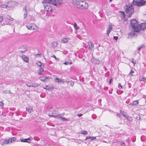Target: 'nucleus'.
I'll list each match as a JSON object with an SVG mask.
<instances>
[{
	"mask_svg": "<svg viewBox=\"0 0 146 146\" xmlns=\"http://www.w3.org/2000/svg\"><path fill=\"white\" fill-rule=\"evenodd\" d=\"M124 9L127 17L129 18L130 17L134 12V6L131 5H126L124 7Z\"/></svg>",
	"mask_w": 146,
	"mask_h": 146,
	"instance_id": "nucleus-1",
	"label": "nucleus"
},
{
	"mask_svg": "<svg viewBox=\"0 0 146 146\" xmlns=\"http://www.w3.org/2000/svg\"><path fill=\"white\" fill-rule=\"evenodd\" d=\"M145 3L144 0H133V5L137 7L143 6Z\"/></svg>",
	"mask_w": 146,
	"mask_h": 146,
	"instance_id": "nucleus-2",
	"label": "nucleus"
},
{
	"mask_svg": "<svg viewBox=\"0 0 146 146\" xmlns=\"http://www.w3.org/2000/svg\"><path fill=\"white\" fill-rule=\"evenodd\" d=\"M146 28V23H141L140 25L138 24L137 28L135 30V31L138 32L141 31V30H143Z\"/></svg>",
	"mask_w": 146,
	"mask_h": 146,
	"instance_id": "nucleus-3",
	"label": "nucleus"
},
{
	"mask_svg": "<svg viewBox=\"0 0 146 146\" xmlns=\"http://www.w3.org/2000/svg\"><path fill=\"white\" fill-rule=\"evenodd\" d=\"M72 3L77 8H78V6H81L83 3L84 1L82 0H72Z\"/></svg>",
	"mask_w": 146,
	"mask_h": 146,
	"instance_id": "nucleus-4",
	"label": "nucleus"
},
{
	"mask_svg": "<svg viewBox=\"0 0 146 146\" xmlns=\"http://www.w3.org/2000/svg\"><path fill=\"white\" fill-rule=\"evenodd\" d=\"M138 22L135 19H132L131 21V24L132 27L135 31V30L137 28L138 24Z\"/></svg>",
	"mask_w": 146,
	"mask_h": 146,
	"instance_id": "nucleus-5",
	"label": "nucleus"
},
{
	"mask_svg": "<svg viewBox=\"0 0 146 146\" xmlns=\"http://www.w3.org/2000/svg\"><path fill=\"white\" fill-rule=\"evenodd\" d=\"M51 116L54 117L55 118H59L61 119L63 121H67L68 119L65 117H63L62 115L61 114L52 115H51Z\"/></svg>",
	"mask_w": 146,
	"mask_h": 146,
	"instance_id": "nucleus-6",
	"label": "nucleus"
},
{
	"mask_svg": "<svg viewBox=\"0 0 146 146\" xmlns=\"http://www.w3.org/2000/svg\"><path fill=\"white\" fill-rule=\"evenodd\" d=\"M88 4L84 1L83 3L80 6H78V8L81 9H86L88 8Z\"/></svg>",
	"mask_w": 146,
	"mask_h": 146,
	"instance_id": "nucleus-7",
	"label": "nucleus"
},
{
	"mask_svg": "<svg viewBox=\"0 0 146 146\" xmlns=\"http://www.w3.org/2000/svg\"><path fill=\"white\" fill-rule=\"evenodd\" d=\"M52 4L57 7H59L62 2L61 0H52Z\"/></svg>",
	"mask_w": 146,
	"mask_h": 146,
	"instance_id": "nucleus-8",
	"label": "nucleus"
},
{
	"mask_svg": "<svg viewBox=\"0 0 146 146\" xmlns=\"http://www.w3.org/2000/svg\"><path fill=\"white\" fill-rule=\"evenodd\" d=\"M28 29L36 30L37 29V27L35 26L34 24H31L27 26Z\"/></svg>",
	"mask_w": 146,
	"mask_h": 146,
	"instance_id": "nucleus-9",
	"label": "nucleus"
},
{
	"mask_svg": "<svg viewBox=\"0 0 146 146\" xmlns=\"http://www.w3.org/2000/svg\"><path fill=\"white\" fill-rule=\"evenodd\" d=\"M44 9L47 12H51L52 11V8L49 5H44Z\"/></svg>",
	"mask_w": 146,
	"mask_h": 146,
	"instance_id": "nucleus-10",
	"label": "nucleus"
},
{
	"mask_svg": "<svg viewBox=\"0 0 146 146\" xmlns=\"http://www.w3.org/2000/svg\"><path fill=\"white\" fill-rule=\"evenodd\" d=\"M19 51L22 52H24L27 50V48L25 46L23 45L21 46L19 48Z\"/></svg>",
	"mask_w": 146,
	"mask_h": 146,
	"instance_id": "nucleus-11",
	"label": "nucleus"
},
{
	"mask_svg": "<svg viewBox=\"0 0 146 146\" xmlns=\"http://www.w3.org/2000/svg\"><path fill=\"white\" fill-rule=\"evenodd\" d=\"M9 143V140L6 139L3 141L0 142V144L2 146H3L5 145L8 144Z\"/></svg>",
	"mask_w": 146,
	"mask_h": 146,
	"instance_id": "nucleus-12",
	"label": "nucleus"
},
{
	"mask_svg": "<svg viewBox=\"0 0 146 146\" xmlns=\"http://www.w3.org/2000/svg\"><path fill=\"white\" fill-rule=\"evenodd\" d=\"M112 29V26L111 25H109L107 29L106 33L108 35V36L109 34L111 32Z\"/></svg>",
	"mask_w": 146,
	"mask_h": 146,
	"instance_id": "nucleus-13",
	"label": "nucleus"
},
{
	"mask_svg": "<svg viewBox=\"0 0 146 146\" xmlns=\"http://www.w3.org/2000/svg\"><path fill=\"white\" fill-rule=\"evenodd\" d=\"M32 139H33V138L31 137H29L28 139H21V142H25L27 143H30V141H31Z\"/></svg>",
	"mask_w": 146,
	"mask_h": 146,
	"instance_id": "nucleus-14",
	"label": "nucleus"
},
{
	"mask_svg": "<svg viewBox=\"0 0 146 146\" xmlns=\"http://www.w3.org/2000/svg\"><path fill=\"white\" fill-rule=\"evenodd\" d=\"M21 58L26 62L28 63L29 62V58L27 56L25 55H22L21 56Z\"/></svg>",
	"mask_w": 146,
	"mask_h": 146,
	"instance_id": "nucleus-15",
	"label": "nucleus"
},
{
	"mask_svg": "<svg viewBox=\"0 0 146 146\" xmlns=\"http://www.w3.org/2000/svg\"><path fill=\"white\" fill-rule=\"evenodd\" d=\"M92 62L95 64H98L100 63V61L97 59L95 58H93L92 60Z\"/></svg>",
	"mask_w": 146,
	"mask_h": 146,
	"instance_id": "nucleus-16",
	"label": "nucleus"
},
{
	"mask_svg": "<svg viewBox=\"0 0 146 146\" xmlns=\"http://www.w3.org/2000/svg\"><path fill=\"white\" fill-rule=\"evenodd\" d=\"M44 69L42 67H40L38 70V73L39 74L42 75L43 74Z\"/></svg>",
	"mask_w": 146,
	"mask_h": 146,
	"instance_id": "nucleus-17",
	"label": "nucleus"
},
{
	"mask_svg": "<svg viewBox=\"0 0 146 146\" xmlns=\"http://www.w3.org/2000/svg\"><path fill=\"white\" fill-rule=\"evenodd\" d=\"M136 35V34L134 32H132L131 33H129L128 35V38L132 37L134 36H135Z\"/></svg>",
	"mask_w": 146,
	"mask_h": 146,
	"instance_id": "nucleus-18",
	"label": "nucleus"
},
{
	"mask_svg": "<svg viewBox=\"0 0 146 146\" xmlns=\"http://www.w3.org/2000/svg\"><path fill=\"white\" fill-rule=\"evenodd\" d=\"M23 10L25 13H28L30 11V9L28 7L25 6L23 9Z\"/></svg>",
	"mask_w": 146,
	"mask_h": 146,
	"instance_id": "nucleus-19",
	"label": "nucleus"
},
{
	"mask_svg": "<svg viewBox=\"0 0 146 146\" xmlns=\"http://www.w3.org/2000/svg\"><path fill=\"white\" fill-rule=\"evenodd\" d=\"M139 103V101L138 100L134 101L132 103L129 104V105H133V106H137Z\"/></svg>",
	"mask_w": 146,
	"mask_h": 146,
	"instance_id": "nucleus-20",
	"label": "nucleus"
},
{
	"mask_svg": "<svg viewBox=\"0 0 146 146\" xmlns=\"http://www.w3.org/2000/svg\"><path fill=\"white\" fill-rule=\"evenodd\" d=\"M121 14V17L122 19H123L124 20L126 21L127 19L125 18V14L124 12L123 11L120 12Z\"/></svg>",
	"mask_w": 146,
	"mask_h": 146,
	"instance_id": "nucleus-21",
	"label": "nucleus"
},
{
	"mask_svg": "<svg viewBox=\"0 0 146 146\" xmlns=\"http://www.w3.org/2000/svg\"><path fill=\"white\" fill-rule=\"evenodd\" d=\"M8 139L9 140V143H12L14 142L16 140V138L15 137H11L9 138Z\"/></svg>",
	"mask_w": 146,
	"mask_h": 146,
	"instance_id": "nucleus-22",
	"label": "nucleus"
},
{
	"mask_svg": "<svg viewBox=\"0 0 146 146\" xmlns=\"http://www.w3.org/2000/svg\"><path fill=\"white\" fill-rule=\"evenodd\" d=\"M53 78L55 80V81H56V82L58 83L60 82L61 79L56 78V76H53Z\"/></svg>",
	"mask_w": 146,
	"mask_h": 146,
	"instance_id": "nucleus-23",
	"label": "nucleus"
},
{
	"mask_svg": "<svg viewBox=\"0 0 146 146\" xmlns=\"http://www.w3.org/2000/svg\"><path fill=\"white\" fill-rule=\"evenodd\" d=\"M93 45L92 44V42H90V44H88V48L89 50H92L93 48Z\"/></svg>",
	"mask_w": 146,
	"mask_h": 146,
	"instance_id": "nucleus-24",
	"label": "nucleus"
},
{
	"mask_svg": "<svg viewBox=\"0 0 146 146\" xmlns=\"http://www.w3.org/2000/svg\"><path fill=\"white\" fill-rule=\"evenodd\" d=\"M52 0H43V3H49L52 4Z\"/></svg>",
	"mask_w": 146,
	"mask_h": 146,
	"instance_id": "nucleus-25",
	"label": "nucleus"
},
{
	"mask_svg": "<svg viewBox=\"0 0 146 146\" xmlns=\"http://www.w3.org/2000/svg\"><path fill=\"white\" fill-rule=\"evenodd\" d=\"M126 118L128 121L130 122H131L133 120L132 117H129L128 115L126 117Z\"/></svg>",
	"mask_w": 146,
	"mask_h": 146,
	"instance_id": "nucleus-26",
	"label": "nucleus"
},
{
	"mask_svg": "<svg viewBox=\"0 0 146 146\" xmlns=\"http://www.w3.org/2000/svg\"><path fill=\"white\" fill-rule=\"evenodd\" d=\"M3 93L4 94L8 93L9 94H12V93L10 92V90H5L3 91Z\"/></svg>",
	"mask_w": 146,
	"mask_h": 146,
	"instance_id": "nucleus-27",
	"label": "nucleus"
},
{
	"mask_svg": "<svg viewBox=\"0 0 146 146\" xmlns=\"http://www.w3.org/2000/svg\"><path fill=\"white\" fill-rule=\"evenodd\" d=\"M26 110L29 113H31L33 111L32 109H30L28 107L26 108Z\"/></svg>",
	"mask_w": 146,
	"mask_h": 146,
	"instance_id": "nucleus-28",
	"label": "nucleus"
},
{
	"mask_svg": "<svg viewBox=\"0 0 146 146\" xmlns=\"http://www.w3.org/2000/svg\"><path fill=\"white\" fill-rule=\"evenodd\" d=\"M118 143L120 144L119 146H125L126 145L125 143L122 141H119Z\"/></svg>",
	"mask_w": 146,
	"mask_h": 146,
	"instance_id": "nucleus-29",
	"label": "nucleus"
},
{
	"mask_svg": "<svg viewBox=\"0 0 146 146\" xmlns=\"http://www.w3.org/2000/svg\"><path fill=\"white\" fill-rule=\"evenodd\" d=\"M74 82L72 81H69L68 82V84L69 85L71 86H73L74 85Z\"/></svg>",
	"mask_w": 146,
	"mask_h": 146,
	"instance_id": "nucleus-30",
	"label": "nucleus"
},
{
	"mask_svg": "<svg viewBox=\"0 0 146 146\" xmlns=\"http://www.w3.org/2000/svg\"><path fill=\"white\" fill-rule=\"evenodd\" d=\"M120 111V113L123 115V116L125 117L127 116L126 113L124 111H121V110Z\"/></svg>",
	"mask_w": 146,
	"mask_h": 146,
	"instance_id": "nucleus-31",
	"label": "nucleus"
},
{
	"mask_svg": "<svg viewBox=\"0 0 146 146\" xmlns=\"http://www.w3.org/2000/svg\"><path fill=\"white\" fill-rule=\"evenodd\" d=\"M146 80L145 77H140L139 78V81H144L145 80Z\"/></svg>",
	"mask_w": 146,
	"mask_h": 146,
	"instance_id": "nucleus-32",
	"label": "nucleus"
},
{
	"mask_svg": "<svg viewBox=\"0 0 146 146\" xmlns=\"http://www.w3.org/2000/svg\"><path fill=\"white\" fill-rule=\"evenodd\" d=\"M38 86V84L37 83H32L31 86V87H36Z\"/></svg>",
	"mask_w": 146,
	"mask_h": 146,
	"instance_id": "nucleus-33",
	"label": "nucleus"
},
{
	"mask_svg": "<svg viewBox=\"0 0 146 146\" xmlns=\"http://www.w3.org/2000/svg\"><path fill=\"white\" fill-rule=\"evenodd\" d=\"M4 103L3 101L0 102V108H3Z\"/></svg>",
	"mask_w": 146,
	"mask_h": 146,
	"instance_id": "nucleus-34",
	"label": "nucleus"
},
{
	"mask_svg": "<svg viewBox=\"0 0 146 146\" xmlns=\"http://www.w3.org/2000/svg\"><path fill=\"white\" fill-rule=\"evenodd\" d=\"M58 44L56 42H53L52 43V45L54 47L56 46Z\"/></svg>",
	"mask_w": 146,
	"mask_h": 146,
	"instance_id": "nucleus-35",
	"label": "nucleus"
},
{
	"mask_svg": "<svg viewBox=\"0 0 146 146\" xmlns=\"http://www.w3.org/2000/svg\"><path fill=\"white\" fill-rule=\"evenodd\" d=\"M70 61V62H64L63 63V64L65 65H68L69 64V65H70L72 64V62L71 60Z\"/></svg>",
	"mask_w": 146,
	"mask_h": 146,
	"instance_id": "nucleus-36",
	"label": "nucleus"
},
{
	"mask_svg": "<svg viewBox=\"0 0 146 146\" xmlns=\"http://www.w3.org/2000/svg\"><path fill=\"white\" fill-rule=\"evenodd\" d=\"M80 133L81 134H83L84 135H86L87 134V132L86 131L84 130H82L80 132Z\"/></svg>",
	"mask_w": 146,
	"mask_h": 146,
	"instance_id": "nucleus-37",
	"label": "nucleus"
},
{
	"mask_svg": "<svg viewBox=\"0 0 146 146\" xmlns=\"http://www.w3.org/2000/svg\"><path fill=\"white\" fill-rule=\"evenodd\" d=\"M49 78V77H45L44 78H41L40 79V80L42 81H45L47 78Z\"/></svg>",
	"mask_w": 146,
	"mask_h": 146,
	"instance_id": "nucleus-38",
	"label": "nucleus"
},
{
	"mask_svg": "<svg viewBox=\"0 0 146 146\" xmlns=\"http://www.w3.org/2000/svg\"><path fill=\"white\" fill-rule=\"evenodd\" d=\"M74 27L76 30H78L79 29V27H78L76 24L75 23L74 25Z\"/></svg>",
	"mask_w": 146,
	"mask_h": 146,
	"instance_id": "nucleus-39",
	"label": "nucleus"
},
{
	"mask_svg": "<svg viewBox=\"0 0 146 146\" xmlns=\"http://www.w3.org/2000/svg\"><path fill=\"white\" fill-rule=\"evenodd\" d=\"M36 64L38 66L40 67H41L42 65V63L40 61H39L37 62Z\"/></svg>",
	"mask_w": 146,
	"mask_h": 146,
	"instance_id": "nucleus-40",
	"label": "nucleus"
},
{
	"mask_svg": "<svg viewBox=\"0 0 146 146\" xmlns=\"http://www.w3.org/2000/svg\"><path fill=\"white\" fill-rule=\"evenodd\" d=\"M43 88L48 90H49L50 89V88L49 87H48V86H44L43 87Z\"/></svg>",
	"mask_w": 146,
	"mask_h": 146,
	"instance_id": "nucleus-41",
	"label": "nucleus"
},
{
	"mask_svg": "<svg viewBox=\"0 0 146 146\" xmlns=\"http://www.w3.org/2000/svg\"><path fill=\"white\" fill-rule=\"evenodd\" d=\"M31 84L32 83H26L25 85L28 87H31Z\"/></svg>",
	"mask_w": 146,
	"mask_h": 146,
	"instance_id": "nucleus-42",
	"label": "nucleus"
},
{
	"mask_svg": "<svg viewBox=\"0 0 146 146\" xmlns=\"http://www.w3.org/2000/svg\"><path fill=\"white\" fill-rule=\"evenodd\" d=\"M68 41V40L66 38H64L62 40V42L64 43Z\"/></svg>",
	"mask_w": 146,
	"mask_h": 146,
	"instance_id": "nucleus-43",
	"label": "nucleus"
},
{
	"mask_svg": "<svg viewBox=\"0 0 146 146\" xmlns=\"http://www.w3.org/2000/svg\"><path fill=\"white\" fill-rule=\"evenodd\" d=\"M143 46L144 45L143 44H142L137 48V50H140Z\"/></svg>",
	"mask_w": 146,
	"mask_h": 146,
	"instance_id": "nucleus-44",
	"label": "nucleus"
},
{
	"mask_svg": "<svg viewBox=\"0 0 146 146\" xmlns=\"http://www.w3.org/2000/svg\"><path fill=\"white\" fill-rule=\"evenodd\" d=\"M134 73V72L133 70H131L130 73H129V75L130 76H133V74Z\"/></svg>",
	"mask_w": 146,
	"mask_h": 146,
	"instance_id": "nucleus-45",
	"label": "nucleus"
},
{
	"mask_svg": "<svg viewBox=\"0 0 146 146\" xmlns=\"http://www.w3.org/2000/svg\"><path fill=\"white\" fill-rule=\"evenodd\" d=\"M7 6L6 5H2L0 6V7H1L3 8H6Z\"/></svg>",
	"mask_w": 146,
	"mask_h": 146,
	"instance_id": "nucleus-46",
	"label": "nucleus"
},
{
	"mask_svg": "<svg viewBox=\"0 0 146 146\" xmlns=\"http://www.w3.org/2000/svg\"><path fill=\"white\" fill-rule=\"evenodd\" d=\"M131 62L135 65L136 63V62L135 60H134L133 59L131 61Z\"/></svg>",
	"mask_w": 146,
	"mask_h": 146,
	"instance_id": "nucleus-47",
	"label": "nucleus"
},
{
	"mask_svg": "<svg viewBox=\"0 0 146 146\" xmlns=\"http://www.w3.org/2000/svg\"><path fill=\"white\" fill-rule=\"evenodd\" d=\"M96 137H91V138H90V139H91V140H94L96 139Z\"/></svg>",
	"mask_w": 146,
	"mask_h": 146,
	"instance_id": "nucleus-48",
	"label": "nucleus"
},
{
	"mask_svg": "<svg viewBox=\"0 0 146 146\" xmlns=\"http://www.w3.org/2000/svg\"><path fill=\"white\" fill-rule=\"evenodd\" d=\"M27 13H26V14H24V19L26 18L27 17Z\"/></svg>",
	"mask_w": 146,
	"mask_h": 146,
	"instance_id": "nucleus-49",
	"label": "nucleus"
},
{
	"mask_svg": "<svg viewBox=\"0 0 146 146\" xmlns=\"http://www.w3.org/2000/svg\"><path fill=\"white\" fill-rule=\"evenodd\" d=\"M60 82H62V83L64 84L65 83V81L64 80L62 79H60Z\"/></svg>",
	"mask_w": 146,
	"mask_h": 146,
	"instance_id": "nucleus-50",
	"label": "nucleus"
},
{
	"mask_svg": "<svg viewBox=\"0 0 146 146\" xmlns=\"http://www.w3.org/2000/svg\"><path fill=\"white\" fill-rule=\"evenodd\" d=\"M3 20V18L2 17L0 16V22H1Z\"/></svg>",
	"mask_w": 146,
	"mask_h": 146,
	"instance_id": "nucleus-51",
	"label": "nucleus"
},
{
	"mask_svg": "<svg viewBox=\"0 0 146 146\" xmlns=\"http://www.w3.org/2000/svg\"><path fill=\"white\" fill-rule=\"evenodd\" d=\"M118 87L119 88L120 87L121 89L122 88V87L121 86V84L120 83H119V84H118Z\"/></svg>",
	"mask_w": 146,
	"mask_h": 146,
	"instance_id": "nucleus-52",
	"label": "nucleus"
},
{
	"mask_svg": "<svg viewBox=\"0 0 146 146\" xmlns=\"http://www.w3.org/2000/svg\"><path fill=\"white\" fill-rule=\"evenodd\" d=\"M118 38V37L117 36H114L113 38L115 40H117Z\"/></svg>",
	"mask_w": 146,
	"mask_h": 146,
	"instance_id": "nucleus-53",
	"label": "nucleus"
},
{
	"mask_svg": "<svg viewBox=\"0 0 146 146\" xmlns=\"http://www.w3.org/2000/svg\"><path fill=\"white\" fill-rule=\"evenodd\" d=\"M112 80V79L111 78H110L109 81V83L111 84V81Z\"/></svg>",
	"mask_w": 146,
	"mask_h": 146,
	"instance_id": "nucleus-54",
	"label": "nucleus"
},
{
	"mask_svg": "<svg viewBox=\"0 0 146 146\" xmlns=\"http://www.w3.org/2000/svg\"><path fill=\"white\" fill-rule=\"evenodd\" d=\"M90 138H91V137L90 136H87L86 138V139H90Z\"/></svg>",
	"mask_w": 146,
	"mask_h": 146,
	"instance_id": "nucleus-55",
	"label": "nucleus"
},
{
	"mask_svg": "<svg viewBox=\"0 0 146 146\" xmlns=\"http://www.w3.org/2000/svg\"><path fill=\"white\" fill-rule=\"evenodd\" d=\"M136 119L138 120H139L140 119V117L139 116H138V117H137L136 118Z\"/></svg>",
	"mask_w": 146,
	"mask_h": 146,
	"instance_id": "nucleus-56",
	"label": "nucleus"
},
{
	"mask_svg": "<svg viewBox=\"0 0 146 146\" xmlns=\"http://www.w3.org/2000/svg\"><path fill=\"white\" fill-rule=\"evenodd\" d=\"M7 18L8 19V20H10L11 17H9V16H7Z\"/></svg>",
	"mask_w": 146,
	"mask_h": 146,
	"instance_id": "nucleus-57",
	"label": "nucleus"
},
{
	"mask_svg": "<svg viewBox=\"0 0 146 146\" xmlns=\"http://www.w3.org/2000/svg\"><path fill=\"white\" fill-rule=\"evenodd\" d=\"M52 57H53L55 59L57 60V58H56V56L54 55H53L52 56Z\"/></svg>",
	"mask_w": 146,
	"mask_h": 146,
	"instance_id": "nucleus-58",
	"label": "nucleus"
},
{
	"mask_svg": "<svg viewBox=\"0 0 146 146\" xmlns=\"http://www.w3.org/2000/svg\"><path fill=\"white\" fill-rule=\"evenodd\" d=\"M116 115L117 116H118L119 117H120V115L119 114L117 113Z\"/></svg>",
	"mask_w": 146,
	"mask_h": 146,
	"instance_id": "nucleus-59",
	"label": "nucleus"
},
{
	"mask_svg": "<svg viewBox=\"0 0 146 146\" xmlns=\"http://www.w3.org/2000/svg\"><path fill=\"white\" fill-rule=\"evenodd\" d=\"M143 98H144L145 100V102L146 103V96H145L144 97H143Z\"/></svg>",
	"mask_w": 146,
	"mask_h": 146,
	"instance_id": "nucleus-60",
	"label": "nucleus"
},
{
	"mask_svg": "<svg viewBox=\"0 0 146 146\" xmlns=\"http://www.w3.org/2000/svg\"><path fill=\"white\" fill-rule=\"evenodd\" d=\"M82 115V114H80L78 115V116L79 117L81 116Z\"/></svg>",
	"mask_w": 146,
	"mask_h": 146,
	"instance_id": "nucleus-61",
	"label": "nucleus"
},
{
	"mask_svg": "<svg viewBox=\"0 0 146 146\" xmlns=\"http://www.w3.org/2000/svg\"><path fill=\"white\" fill-rule=\"evenodd\" d=\"M13 20H14V19H13V18H10V20H11V21H13Z\"/></svg>",
	"mask_w": 146,
	"mask_h": 146,
	"instance_id": "nucleus-62",
	"label": "nucleus"
},
{
	"mask_svg": "<svg viewBox=\"0 0 146 146\" xmlns=\"http://www.w3.org/2000/svg\"><path fill=\"white\" fill-rule=\"evenodd\" d=\"M118 142L119 141H115V142H113L114 143H117V142L118 143Z\"/></svg>",
	"mask_w": 146,
	"mask_h": 146,
	"instance_id": "nucleus-63",
	"label": "nucleus"
},
{
	"mask_svg": "<svg viewBox=\"0 0 146 146\" xmlns=\"http://www.w3.org/2000/svg\"><path fill=\"white\" fill-rule=\"evenodd\" d=\"M112 1V0H109V2H111Z\"/></svg>",
	"mask_w": 146,
	"mask_h": 146,
	"instance_id": "nucleus-64",
	"label": "nucleus"
}]
</instances>
